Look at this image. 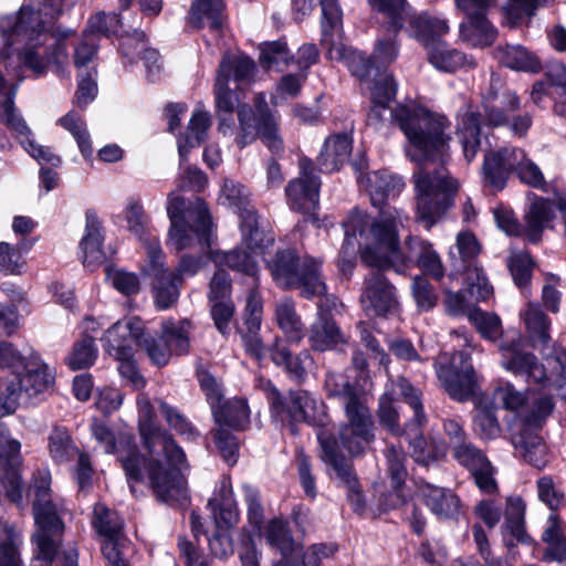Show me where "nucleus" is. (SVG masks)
<instances>
[{
	"label": "nucleus",
	"instance_id": "f257e3e1",
	"mask_svg": "<svg viewBox=\"0 0 566 566\" xmlns=\"http://www.w3.org/2000/svg\"><path fill=\"white\" fill-rule=\"evenodd\" d=\"M412 146L408 151L418 164L413 172L417 219L430 229L454 202L460 184L446 163L450 157V122L421 107L398 106L389 112Z\"/></svg>",
	"mask_w": 566,
	"mask_h": 566
},
{
	"label": "nucleus",
	"instance_id": "f03ea898",
	"mask_svg": "<svg viewBox=\"0 0 566 566\" xmlns=\"http://www.w3.org/2000/svg\"><path fill=\"white\" fill-rule=\"evenodd\" d=\"M400 210L390 206H384L379 216L373 222L368 216L358 209L352 211L344 222L345 240L340 254L352 258L355 254L356 235H365L367 239L360 252L361 261L369 268L395 269L397 273H403L410 265H417L434 280L444 276V268L440 255L433 245L419 237H408L405 250L399 245V227H403L407 220Z\"/></svg>",
	"mask_w": 566,
	"mask_h": 566
},
{
	"label": "nucleus",
	"instance_id": "7ed1b4c3",
	"mask_svg": "<svg viewBox=\"0 0 566 566\" xmlns=\"http://www.w3.org/2000/svg\"><path fill=\"white\" fill-rule=\"evenodd\" d=\"M65 0H25L7 39H27L18 52V60L36 75H44L49 65L63 70L67 60L66 39L75 32L55 25Z\"/></svg>",
	"mask_w": 566,
	"mask_h": 566
},
{
	"label": "nucleus",
	"instance_id": "20e7f679",
	"mask_svg": "<svg viewBox=\"0 0 566 566\" xmlns=\"http://www.w3.org/2000/svg\"><path fill=\"white\" fill-rule=\"evenodd\" d=\"M241 242L245 250L240 247L226 252L222 263L230 270L239 272L253 280L254 289H252L247 297L243 310V326L237 327V332L241 335L245 353L255 358L261 359L265 354V347L260 336L263 301L256 291L259 286V265L253 254L264 256L268 250L273 247L275 235L268 222L260 219L258 211H254L240 219Z\"/></svg>",
	"mask_w": 566,
	"mask_h": 566
},
{
	"label": "nucleus",
	"instance_id": "39448f33",
	"mask_svg": "<svg viewBox=\"0 0 566 566\" xmlns=\"http://www.w3.org/2000/svg\"><path fill=\"white\" fill-rule=\"evenodd\" d=\"M285 287L300 290L302 296H319V316L313 324L310 340L316 350L324 352L344 342L334 319L325 312L336 307L337 297L326 294L319 264L308 256L301 258L294 250L285 251Z\"/></svg>",
	"mask_w": 566,
	"mask_h": 566
},
{
	"label": "nucleus",
	"instance_id": "423d86ee",
	"mask_svg": "<svg viewBox=\"0 0 566 566\" xmlns=\"http://www.w3.org/2000/svg\"><path fill=\"white\" fill-rule=\"evenodd\" d=\"M285 407L293 421L305 422L319 428L316 437L322 449L323 460L333 468L337 479L349 493L359 494V482L352 462L339 452L337 443L331 434L322 429L328 421L323 405L313 399L308 392L297 390L290 391L289 402Z\"/></svg>",
	"mask_w": 566,
	"mask_h": 566
},
{
	"label": "nucleus",
	"instance_id": "0eeeda50",
	"mask_svg": "<svg viewBox=\"0 0 566 566\" xmlns=\"http://www.w3.org/2000/svg\"><path fill=\"white\" fill-rule=\"evenodd\" d=\"M167 214L170 220L167 247L179 252L189 248L193 238L200 245L210 247L212 218L202 198L190 200L171 192L167 197Z\"/></svg>",
	"mask_w": 566,
	"mask_h": 566
},
{
	"label": "nucleus",
	"instance_id": "6e6552de",
	"mask_svg": "<svg viewBox=\"0 0 566 566\" xmlns=\"http://www.w3.org/2000/svg\"><path fill=\"white\" fill-rule=\"evenodd\" d=\"M118 461L133 494L138 485L145 484L154 495H187L188 481L181 468L147 458L136 447Z\"/></svg>",
	"mask_w": 566,
	"mask_h": 566
},
{
	"label": "nucleus",
	"instance_id": "1a4fd4ad",
	"mask_svg": "<svg viewBox=\"0 0 566 566\" xmlns=\"http://www.w3.org/2000/svg\"><path fill=\"white\" fill-rule=\"evenodd\" d=\"M322 9V39L326 55L332 61H342L360 81H371L379 66L361 52L346 48L340 41L343 32V12L338 0H319Z\"/></svg>",
	"mask_w": 566,
	"mask_h": 566
},
{
	"label": "nucleus",
	"instance_id": "9d476101",
	"mask_svg": "<svg viewBox=\"0 0 566 566\" xmlns=\"http://www.w3.org/2000/svg\"><path fill=\"white\" fill-rule=\"evenodd\" d=\"M33 514L38 530L32 535V543L36 548L31 566H52L55 557L61 566H77V553L74 549L57 555L64 525L52 501L49 497H38L33 503Z\"/></svg>",
	"mask_w": 566,
	"mask_h": 566
},
{
	"label": "nucleus",
	"instance_id": "9b49d317",
	"mask_svg": "<svg viewBox=\"0 0 566 566\" xmlns=\"http://www.w3.org/2000/svg\"><path fill=\"white\" fill-rule=\"evenodd\" d=\"M483 119L492 127H507L512 134L525 136L532 126L530 113H518L521 98L512 90L505 87L503 80L492 73L489 86L482 93Z\"/></svg>",
	"mask_w": 566,
	"mask_h": 566
},
{
	"label": "nucleus",
	"instance_id": "f8f14e48",
	"mask_svg": "<svg viewBox=\"0 0 566 566\" xmlns=\"http://www.w3.org/2000/svg\"><path fill=\"white\" fill-rule=\"evenodd\" d=\"M373 10L386 18L385 28L398 33L407 23V32L427 48L446 34L449 27L444 20L432 18L427 13L416 12L407 0H367Z\"/></svg>",
	"mask_w": 566,
	"mask_h": 566
},
{
	"label": "nucleus",
	"instance_id": "ddd939ff",
	"mask_svg": "<svg viewBox=\"0 0 566 566\" xmlns=\"http://www.w3.org/2000/svg\"><path fill=\"white\" fill-rule=\"evenodd\" d=\"M237 113L240 127L235 137L237 146L243 149L260 138L273 151L274 144L279 140V126L265 96L258 94L254 98V108L249 104H241Z\"/></svg>",
	"mask_w": 566,
	"mask_h": 566
},
{
	"label": "nucleus",
	"instance_id": "4468645a",
	"mask_svg": "<svg viewBox=\"0 0 566 566\" xmlns=\"http://www.w3.org/2000/svg\"><path fill=\"white\" fill-rule=\"evenodd\" d=\"M188 319L163 321L160 329L148 331L147 356L153 365L161 368L169 364L172 355L185 356L190 352V337L187 327Z\"/></svg>",
	"mask_w": 566,
	"mask_h": 566
},
{
	"label": "nucleus",
	"instance_id": "2eb2a0df",
	"mask_svg": "<svg viewBox=\"0 0 566 566\" xmlns=\"http://www.w3.org/2000/svg\"><path fill=\"white\" fill-rule=\"evenodd\" d=\"M455 250L458 258L452 250L450 251L454 271L465 274V283L473 296L478 300L488 298L492 293V286L475 260L481 250L475 235L469 231L460 232L457 235Z\"/></svg>",
	"mask_w": 566,
	"mask_h": 566
},
{
	"label": "nucleus",
	"instance_id": "dca6fc26",
	"mask_svg": "<svg viewBox=\"0 0 566 566\" xmlns=\"http://www.w3.org/2000/svg\"><path fill=\"white\" fill-rule=\"evenodd\" d=\"M436 373L452 399L464 401L474 392L476 375L469 352L459 350L449 358L442 356L436 364Z\"/></svg>",
	"mask_w": 566,
	"mask_h": 566
},
{
	"label": "nucleus",
	"instance_id": "f3484780",
	"mask_svg": "<svg viewBox=\"0 0 566 566\" xmlns=\"http://www.w3.org/2000/svg\"><path fill=\"white\" fill-rule=\"evenodd\" d=\"M346 422L340 426L338 438L350 455H360L375 441V422L367 403L353 406L345 410Z\"/></svg>",
	"mask_w": 566,
	"mask_h": 566
},
{
	"label": "nucleus",
	"instance_id": "a211bd4d",
	"mask_svg": "<svg viewBox=\"0 0 566 566\" xmlns=\"http://www.w3.org/2000/svg\"><path fill=\"white\" fill-rule=\"evenodd\" d=\"M300 176L290 181L285 192L291 201V209L305 216L306 221L316 222L315 211L319 203V178L314 174L312 161L308 158L298 160Z\"/></svg>",
	"mask_w": 566,
	"mask_h": 566
},
{
	"label": "nucleus",
	"instance_id": "6ab92c4d",
	"mask_svg": "<svg viewBox=\"0 0 566 566\" xmlns=\"http://www.w3.org/2000/svg\"><path fill=\"white\" fill-rule=\"evenodd\" d=\"M148 329L139 317H129L114 323L104 334L103 347L109 356L127 355L133 345L147 353Z\"/></svg>",
	"mask_w": 566,
	"mask_h": 566
},
{
	"label": "nucleus",
	"instance_id": "aec40b11",
	"mask_svg": "<svg viewBox=\"0 0 566 566\" xmlns=\"http://www.w3.org/2000/svg\"><path fill=\"white\" fill-rule=\"evenodd\" d=\"M374 269L365 277L360 301L368 315L386 316L398 306L396 287L384 275L386 269Z\"/></svg>",
	"mask_w": 566,
	"mask_h": 566
},
{
	"label": "nucleus",
	"instance_id": "412c9836",
	"mask_svg": "<svg viewBox=\"0 0 566 566\" xmlns=\"http://www.w3.org/2000/svg\"><path fill=\"white\" fill-rule=\"evenodd\" d=\"M451 452L455 461L471 472L474 483L481 492L486 494L497 492L494 468L483 451L465 440L451 447Z\"/></svg>",
	"mask_w": 566,
	"mask_h": 566
},
{
	"label": "nucleus",
	"instance_id": "4be33fe9",
	"mask_svg": "<svg viewBox=\"0 0 566 566\" xmlns=\"http://www.w3.org/2000/svg\"><path fill=\"white\" fill-rule=\"evenodd\" d=\"M525 157L526 154L523 149L513 146L488 151L482 166L484 184L496 190L503 189L510 174L517 171Z\"/></svg>",
	"mask_w": 566,
	"mask_h": 566
},
{
	"label": "nucleus",
	"instance_id": "5701e85b",
	"mask_svg": "<svg viewBox=\"0 0 566 566\" xmlns=\"http://www.w3.org/2000/svg\"><path fill=\"white\" fill-rule=\"evenodd\" d=\"M23 459L17 439L0 442V495H22Z\"/></svg>",
	"mask_w": 566,
	"mask_h": 566
},
{
	"label": "nucleus",
	"instance_id": "b1692460",
	"mask_svg": "<svg viewBox=\"0 0 566 566\" xmlns=\"http://www.w3.org/2000/svg\"><path fill=\"white\" fill-rule=\"evenodd\" d=\"M501 352L502 366L516 376L526 377L535 384H545L546 379L554 377V373L548 375L547 367L539 364L534 354L520 349L516 344L503 345Z\"/></svg>",
	"mask_w": 566,
	"mask_h": 566
},
{
	"label": "nucleus",
	"instance_id": "393cba45",
	"mask_svg": "<svg viewBox=\"0 0 566 566\" xmlns=\"http://www.w3.org/2000/svg\"><path fill=\"white\" fill-rule=\"evenodd\" d=\"M105 240L104 228L94 209L85 212V231L78 248L83 256V265L94 271L102 265L106 259L103 250Z\"/></svg>",
	"mask_w": 566,
	"mask_h": 566
},
{
	"label": "nucleus",
	"instance_id": "a878e982",
	"mask_svg": "<svg viewBox=\"0 0 566 566\" xmlns=\"http://www.w3.org/2000/svg\"><path fill=\"white\" fill-rule=\"evenodd\" d=\"M34 367L30 368V364L25 363L22 367L24 373H15L11 380L12 386L17 390L18 397L21 392H25L28 397H36L53 387L55 378L49 371V367L41 359L33 363Z\"/></svg>",
	"mask_w": 566,
	"mask_h": 566
},
{
	"label": "nucleus",
	"instance_id": "bb28decb",
	"mask_svg": "<svg viewBox=\"0 0 566 566\" xmlns=\"http://www.w3.org/2000/svg\"><path fill=\"white\" fill-rule=\"evenodd\" d=\"M527 198L530 205L525 211L523 231L531 242L537 243L542 239L544 229L554 219V202L533 192H530Z\"/></svg>",
	"mask_w": 566,
	"mask_h": 566
},
{
	"label": "nucleus",
	"instance_id": "cd10ccee",
	"mask_svg": "<svg viewBox=\"0 0 566 566\" xmlns=\"http://www.w3.org/2000/svg\"><path fill=\"white\" fill-rule=\"evenodd\" d=\"M481 114L473 109L471 105L463 106L458 112L457 133L462 146L463 155L467 161H472L481 145Z\"/></svg>",
	"mask_w": 566,
	"mask_h": 566
},
{
	"label": "nucleus",
	"instance_id": "c85d7f7f",
	"mask_svg": "<svg viewBox=\"0 0 566 566\" xmlns=\"http://www.w3.org/2000/svg\"><path fill=\"white\" fill-rule=\"evenodd\" d=\"M211 415L219 428L243 431L250 424V408L248 400L242 397L224 398L211 410Z\"/></svg>",
	"mask_w": 566,
	"mask_h": 566
},
{
	"label": "nucleus",
	"instance_id": "c756f323",
	"mask_svg": "<svg viewBox=\"0 0 566 566\" xmlns=\"http://www.w3.org/2000/svg\"><path fill=\"white\" fill-rule=\"evenodd\" d=\"M184 283V277L172 273L171 269H160L158 273H154L151 293L156 308L166 311L175 306Z\"/></svg>",
	"mask_w": 566,
	"mask_h": 566
},
{
	"label": "nucleus",
	"instance_id": "7c9ffc66",
	"mask_svg": "<svg viewBox=\"0 0 566 566\" xmlns=\"http://www.w3.org/2000/svg\"><path fill=\"white\" fill-rule=\"evenodd\" d=\"M224 4L221 0H193L189 9V24L193 30L206 27L205 19L209 21V29L221 32L223 28Z\"/></svg>",
	"mask_w": 566,
	"mask_h": 566
},
{
	"label": "nucleus",
	"instance_id": "2f4dec72",
	"mask_svg": "<svg viewBox=\"0 0 566 566\" xmlns=\"http://www.w3.org/2000/svg\"><path fill=\"white\" fill-rule=\"evenodd\" d=\"M352 153V139L347 134L329 136L318 157L322 171L332 172L338 170L349 158Z\"/></svg>",
	"mask_w": 566,
	"mask_h": 566
},
{
	"label": "nucleus",
	"instance_id": "473e14b6",
	"mask_svg": "<svg viewBox=\"0 0 566 566\" xmlns=\"http://www.w3.org/2000/svg\"><path fill=\"white\" fill-rule=\"evenodd\" d=\"M48 452L53 463L61 465L73 461L82 451L65 426L54 424L48 436Z\"/></svg>",
	"mask_w": 566,
	"mask_h": 566
},
{
	"label": "nucleus",
	"instance_id": "72a5a7b5",
	"mask_svg": "<svg viewBox=\"0 0 566 566\" xmlns=\"http://www.w3.org/2000/svg\"><path fill=\"white\" fill-rule=\"evenodd\" d=\"M367 190L373 206H382L385 200L396 197L405 187L401 177L388 171H374L367 177Z\"/></svg>",
	"mask_w": 566,
	"mask_h": 566
},
{
	"label": "nucleus",
	"instance_id": "f704fd0d",
	"mask_svg": "<svg viewBox=\"0 0 566 566\" xmlns=\"http://www.w3.org/2000/svg\"><path fill=\"white\" fill-rule=\"evenodd\" d=\"M497 36V30L489 21L488 14L467 17L460 24V38L475 48L491 45Z\"/></svg>",
	"mask_w": 566,
	"mask_h": 566
},
{
	"label": "nucleus",
	"instance_id": "c9c22d12",
	"mask_svg": "<svg viewBox=\"0 0 566 566\" xmlns=\"http://www.w3.org/2000/svg\"><path fill=\"white\" fill-rule=\"evenodd\" d=\"M524 321L527 337L534 347L546 346L549 340L551 321L538 304L530 303L521 313Z\"/></svg>",
	"mask_w": 566,
	"mask_h": 566
},
{
	"label": "nucleus",
	"instance_id": "e433bc0d",
	"mask_svg": "<svg viewBox=\"0 0 566 566\" xmlns=\"http://www.w3.org/2000/svg\"><path fill=\"white\" fill-rule=\"evenodd\" d=\"M426 423H421L418 429H412L407 421L408 431L402 437L409 441L412 457L416 462L428 465L444 455V447L436 441L428 442L423 434L422 428Z\"/></svg>",
	"mask_w": 566,
	"mask_h": 566
},
{
	"label": "nucleus",
	"instance_id": "4c0bfd02",
	"mask_svg": "<svg viewBox=\"0 0 566 566\" xmlns=\"http://www.w3.org/2000/svg\"><path fill=\"white\" fill-rule=\"evenodd\" d=\"M495 59L503 65L524 72L536 73L541 70L538 59L522 45H504L495 50Z\"/></svg>",
	"mask_w": 566,
	"mask_h": 566
},
{
	"label": "nucleus",
	"instance_id": "58836bf2",
	"mask_svg": "<svg viewBox=\"0 0 566 566\" xmlns=\"http://www.w3.org/2000/svg\"><path fill=\"white\" fill-rule=\"evenodd\" d=\"M427 51L430 64L438 71L452 73L467 64V56L450 48L446 42H433L427 48Z\"/></svg>",
	"mask_w": 566,
	"mask_h": 566
},
{
	"label": "nucleus",
	"instance_id": "ea45409f",
	"mask_svg": "<svg viewBox=\"0 0 566 566\" xmlns=\"http://www.w3.org/2000/svg\"><path fill=\"white\" fill-rule=\"evenodd\" d=\"M400 397L413 410V417L408 420L412 429H418L421 423L427 422V416L422 405V394L405 377H399L392 382V391L390 392Z\"/></svg>",
	"mask_w": 566,
	"mask_h": 566
},
{
	"label": "nucleus",
	"instance_id": "a19ab883",
	"mask_svg": "<svg viewBox=\"0 0 566 566\" xmlns=\"http://www.w3.org/2000/svg\"><path fill=\"white\" fill-rule=\"evenodd\" d=\"M22 534L13 525L0 521V566H22Z\"/></svg>",
	"mask_w": 566,
	"mask_h": 566
},
{
	"label": "nucleus",
	"instance_id": "79ce46f5",
	"mask_svg": "<svg viewBox=\"0 0 566 566\" xmlns=\"http://www.w3.org/2000/svg\"><path fill=\"white\" fill-rule=\"evenodd\" d=\"M513 443L526 462L537 469L546 465V446L541 437L524 430L513 438Z\"/></svg>",
	"mask_w": 566,
	"mask_h": 566
},
{
	"label": "nucleus",
	"instance_id": "37998d69",
	"mask_svg": "<svg viewBox=\"0 0 566 566\" xmlns=\"http://www.w3.org/2000/svg\"><path fill=\"white\" fill-rule=\"evenodd\" d=\"M325 389L329 397L338 398L344 402L345 410L350 405L358 406L366 403L364 395L342 374L328 373L325 379Z\"/></svg>",
	"mask_w": 566,
	"mask_h": 566
},
{
	"label": "nucleus",
	"instance_id": "c03bdc74",
	"mask_svg": "<svg viewBox=\"0 0 566 566\" xmlns=\"http://www.w3.org/2000/svg\"><path fill=\"white\" fill-rule=\"evenodd\" d=\"M97 356L98 348L95 344V337L83 334L82 338L73 344L65 363L73 371L88 369L95 364Z\"/></svg>",
	"mask_w": 566,
	"mask_h": 566
},
{
	"label": "nucleus",
	"instance_id": "a18cd8bd",
	"mask_svg": "<svg viewBox=\"0 0 566 566\" xmlns=\"http://www.w3.org/2000/svg\"><path fill=\"white\" fill-rule=\"evenodd\" d=\"M254 71L255 62L250 56H228L221 60L217 77L223 82H229L232 78L238 83H243L253 76Z\"/></svg>",
	"mask_w": 566,
	"mask_h": 566
},
{
	"label": "nucleus",
	"instance_id": "49530a36",
	"mask_svg": "<svg viewBox=\"0 0 566 566\" xmlns=\"http://www.w3.org/2000/svg\"><path fill=\"white\" fill-rule=\"evenodd\" d=\"M524 513H525V504L521 497H511L507 502L506 512H505V524L503 526L504 536L509 534L512 536L517 543L528 544L531 543V537L526 533L524 526Z\"/></svg>",
	"mask_w": 566,
	"mask_h": 566
},
{
	"label": "nucleus",
	"instance_id": "de8ad7c7",
	"mask_svg": "<svg viewBox=\"0 0 566 566\" xmlns=\"http://www.w3.org/2000/svg\"><path fill=\"white\" fill-rule=\"evenodd\" d=\"M24 240L15 245L8 242H0V272L4 275H20L23 273L27 261L23 253L31 248Z\"/></svg>",
	"mask_w": 566,
	"mask_h": 566
},
{
	"label": "nucleus",
	"instance_id": "09e8293b",
	"mask_svg": "<svg viewBox=\"0 0 566 566\" xmlns=\"http://www.w3.org/2000/svg\"><path fill=\"white\" fill-rule=\"evenodd\" d=\"M221 197L235 213L239 219L256 211L250 201V193L245 186L234 182L233 180L226 179L221 188Z\"/></svg>",
	"mask_w": 566,
	"mask_h": 566
},
{
	"label": "nucleus",
	"instance_id": "8fccbe9b",
	"mask_svg": "<svg viewBox=\"0 0 566 566\" xmlns=\"http://www.w3.org/2000/svg\"><path fill=\"white\" fill-rule=\"evenodd\" d=\"M195 377L210 410L214 409L224 399L223 382L218 380L203 364L196 365Z\"/></svg>",
	"mask_w": 566,
	"mask_h": 566
},
{
	"label": "nucleus",
	"instance_id": "3c124183",
	"mask_svg": "<svg viewBox=\"0 0 566 566\" xmlns=\"http://www.w3.org/2000/svg\"><path fill=\"white\" fill-rule=\"evenodd\" d=\"M92 524L99 535L111 539H115L124 526L118 514L102 503L94 506Z\"/></svg>",
	"mask_w": 566,
	"mask_h": 566
},
{
	"label": "nucleus",
	"instance_id": "603ef678",
	"mask_svg": "<svg viewBox=\"0 0 566 566\" xmlns=\"http://www.w3.org/2000/svg\"><path fill=\"white\" fill-rule=\"evenodd\" d=\"M495 411L496 408L490 401H480L476 406L474 429L482 439H495L501 433Z\"/></svg>",
	"mask_w": 566,
	"mask_h": 566
},
{
	"label": "nucleus",
	"instance_id": "864d4df0",
	"mask_svg": "<svg viewBox=\"0 0 566 566\" xmlns=\"http://www.w3.org/2000/svg\"><path fill=\"white\" fill-rule=\"evenodd\" d=\"M378 421L389 433L402 437L408 431L407 422L401 427L399 424V412L394 405V397L385 392L380 399L377 409Z\"/></svg>",
	"mask_w": 566,
	"mask_h": 566
},
{
	"label": "nucleus",
	"instance_id": "5fc2aeb1",
	"mask_svg": "<svg viewBox=\"0 0 566 566\" xmlns=\"http://www.w3.org/2000/svg\"><path fill=\"white\" fill-rule=\"evenodd\" d=\"M468 318L482 337L489 340H496L502 336V323L496 314L473 307L472 311L468 313Z\"/></svg>",
	"mask_w": 566,
	"mask_h": 566
},
{
	"label": "nucleus",
	"instance_id": "6e6d98bb",
	"mask_svg": "<svg viewBox=\"0 0 566 566\" xmlns=\"http://www.w3.org/2000/svg\"><path fill=\"white\" fill-rule=\"evenodd\" d=\"M97 69L96 66L86 67L84 71H77V88L74 95L75 104L80 108H85L88 103L97 96Z\"/></svg>",
	"mask_w": 566,
	"mask_h": 566
},
{
	"label": "nucleus",
	"instance_id": "4d7b16f0",
	"mask_svg": "<svg viewBox=\"0 0 566 566\" xmlns=\"http://www.w3.org/2000/svg\"><path fill=\"white\" fill-rule=\"evenodd\" d=\"M208 506L218 528L227 530L238 522L239 513L233 497H211Z\"/></svg>",
	"mask_w": 566,
	"mask_h": 566
},
{
	"label": "nucleus",
	"instance_id": "13d9d810",
	"mask_svg": "<svg viewBox=\"0 0 566 566\" xmlns=\"http://www.w3.org/2000/svg\"><path fill=\"white\" fill-rule=\"evenodd\" d=\"M91 33L101 34L105 38H118L123 32V21L120 13L104 11L97 12L88 20Z\"/></svg>",
	"mask_w": 566,
	"mask_h": 566
},
{
	"label": "nucleus",
	"instance_id": "bf43d9fd",
	"mask_svg": "<svg viewBox=\"0 0 566 566\" xmlns=\"http://www.w3.org/2000/svg\"><path fill=\"white\" fill-rule=\"evenodd\" d=\"M0 122L12 133L14 138L19 140L24 135L31 134L24 118L17 112L14 101L11 96L0 103Z\"/></svg>",
	"mask_w": 566,
	"mask_h": 566
},
{
	"label": "nucleus",
	"instance_id": "052dcab7",
	"mask_svg": "<svg viewBox=\"0 0 566 566\" xmlns=\"http://www.w3.org/2000/svg\"><path fill=\"white\" fill-rule=\"evenodd\" d=\"M386 459L391 486L395 491H401L407 478L406 453L400 446H390L386 451Z\"/></svg>",
	"mask_w": 566,
	"mask_h": 566
},
{
	"label": "nucleus",
	"instance_id": "680f3d73",
	"mask_svg": "<svg viewBox=\"0 0 566 566\" xmlns=\"http://www.w3.org/2000/svg\"><path fill=\"white\" fill-rule=\"evenodd\" d=\"M512 279L520 287H525L531 279L534 266V261L527 252H514L510 255L507 262Z\"/></svg>",
	"mask_w": 566,
	"mask_h": 566
},
{
	"label": "nucleus",
	"instance_id": "e2e57ef3",
	"mask_svg": "<svg viewBox=\"0 0 566 566\" xmlns=\"http://www.w3.org/2000/svg\"><path fill=\"white\" fill-rule=\"evenodd\" d=\"M213 442L223 461L230 467L235 465L240 449L238 438L226 428H218L213 432Z\"/></svg>",
	"mask_w": 566,
	"mask_h": 566
},
{
	"label": "nucleus",
	"instance_id": "0e129e2a",
	"mask_svg": "<svg viewBox=\"0 0 566 566\" xmlns=\"http://www.w3.org/2000/svg\"><path fill=\"white\" fill-rule=\"evenodd\" d=\"M118 52L130 63L137 62L143 45H146L148 38L145 31L134 29L132 33L124 31L119 36Z\"/></svg>",
	"mask_w": 566,
	"mask_h": 566
},
{
	"label": "nucleus",
	"instance_id": "69168bd1",
	"mask_svg": "<svg viewBox=\"0 0 566 566\" xmlns=\"http://www.w3.org/2000/svg\"><path fill=\"white\" fill-rule=\"evenodd\" d=\"M124 218L127 222L128 231L138 239H142L146 232L147 214L139 199H128L124 209Z\"/></svg>",
	"mask_w": 566,
	"mask_h": 566
},
{
	"label": "nucleus",
	"instance_id": "338daca9",
	"mask_svg": "<svg viewBox=\"0 0 566 566\" xmlns=\"http://www.w3.org/2000/svg\"><path fill=\"white\" fill-rule=\"evenodd\" d=\"M160 412L168 424L179 434L187 436L188 439L195 440L199 437L197 428L182 415L177 408L163 402Z\"/></svg>",
	"mask_w": 566,
	"mask_h": 566
},
{
	"label": "nucleus",
	"instance_id": "774afa93",
	"mask_svg": "<svg viewBox=\"0 0 566 566\" xmlns=\"http://www.w3.org/2000/svg\"><path fill=\"white\" fill-rule=\"evenodd\" d=\"M411 291L415 302L420 310L429 311L436 306L438 296L433 286L424 276H415Z\"/></svg>",
	"mask_w": 566,
	"mask_h": 566
}]
</instances>
